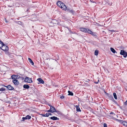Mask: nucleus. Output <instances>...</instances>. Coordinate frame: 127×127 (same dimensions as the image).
<instances>
[{"mask_svg":"<svg viewBox=\"0 0 127 127\" xmlns=\"http://www.w3.org/2000/svg\"><path fill=\"white\" fill-rule=\"evenodd\" d=\"M120 54L121 55H123L124 58H126L127 57V52L124 50H121Z\"/></svg>","mask_w":127,"mask_h":127,"instance_id":"f257e3e1","label":"nucleus"},{"mask_svg":"<svg viewBox=\"0 0 127 127\" xmlns=\"http://www.w3.org/2000/svg\"><path fill=\"white\" fill-rule=\"evenodd\" d=\"M24 81L25 82L28 83H31L32 82L31 78H29V77H26L25 78Z\"/></svg>","mask_w":127,"mask_h":127,"instance_id":"f03ea898","label":"nucleus"},{"mask_svg":"<svg viewBox=\"0 0 127 127\" xmlns=\"http://www.w3.org/2000/svg\"><path fill=\"white\" fill-rule=\"evenodd\" d=\"M80 31L85 33H86L87 30H89L88 28H80Z\"/></svg>","mask_w":127,"mask_h":127,"instance_id":"7ed1b4c3","label":"nucleus"},{"mask_svg":"<svg viewBox=\"0 0 127 127\" xmlns=\"http://www.w3.org/2000/svg\"><path fill=\"white\" fill-rule=\"evenodd\" d=\"M60 7L62 9L65 10H66L67 8L66 6L63 3H62V5H61Z\"/></svg>","mask_w":127,"mask_h":127,"instance_id":"20e7f679","label":"nucleus"},{"mask_svg":"<svg viewBox=\"0 0 127 127\" xmlns=\"http://www.w3.org/2000/svg\"><path fill=\"white\" fill-rule=\"evenodd\" d=\"M1 49L4 51H7L8 50V48L7 46L4 44V46H2Z\"/></svg>","mask_w":127,"mask_h":127,"instance_id":"39448f33","label":"nucleus"},{"mask_svg":"<svg viewBox=\"0 0 127 127\" xmlns=\"http://www.w3.org/2000/svg\"><path fill=\"white\" fill-rule=\"evenodd\" d=\"M12 82L14 83V84L16 85H17L19 84V82L16 79L13 80Z\"/></svg>","mask_w":127,"mask_h":127,"instance_id":"423d86ee","label":"nucleus"},{"mask_svg":"<svg viewBox=\"0 0 127 127\" xmlns=\"http://www.w3.org/2000/svg\"><path fill=\"white\" fill-rule=\"evenodd\" d=\"M5 87H6L8 90H13L14 89V88L12 87L10 85H8L7 86H4Z\"/></svg>","mask_w":127,"mask_h":127,"instance_id":"0eeeda50","label":"nucleus"},{"mask_svg":"<svg viewBox=\"0 0 127 127\" xmlns=\"http://www.w3.org/2000/svg\"><path fill=\"white\" fill-rule=\"evenodd\" d=\"M57 21L55 20H52L51 22V24L52 25V26H54L56 24Z\"/></svg>","mask_w":127,"mask_h":127,"instance_id":"6e6552de","label":"nucleus"},{"mask_svg":"<svg viewBox=\"0 0 127 127\" xmlns=\"http://www.w3.org/2000/svg\"><path fill=\"white\" fill-rule=\"evenodd\" d=\"M51 113H53L55 111V109L53 106H51L50 109Z\"/></svg>","mask_w":127,"mask_h":127,"instance_id":"1a4fd4ad","label":"nucleus"},{"mask_svg":"<svg viewBox=\"0 0 127 127\" xmlns=\"http://www.w3.org/2000/svg\"><path fill=\"white\" fill-rule=\"evenodd\" d=\"M37 80L40 83L43 84L44 83L43 80L40 78H38L37 79Z\"/></svg>","mask_w":127,"mask_h":127,"instance_id":"9d476101","label":"nucleus"},{"mask_svg":"<svg viewBox=\"0 0 127 127\" xmlns=\"http://www.w3.org/2000/svg\"><path fill=\"white\" fill-rule=\"evenodd\" d=\"M62 3H63V2L60 1H58L57 2V4L58 6H59V7H60Z\"/></svg>","mask_w":127,"mask_h":127,"instance_id":"9b49d317","label":"nucleus"},{"mask_svg":"<svg viewBox=\"0 0 127 127\" xmlns=\"http://www.w3.org/2000/svg\"><path fill=\"white\" fill-rule=\"evenodd\" d=\"M50 118L51 119L54 120H59V119L57 117L55 116L51 117Z\"/></svg>","mask_w":127,"mask_h":127,"instance_id":"f8f14e48","label":"nucleus"},{"mask_svg":"<svg viewBox=\"0 0 127 127\" xmlns=\"http://www.w3.org/2000/svg\"><path fill=\"white\" fill-rule=\"evenodd\" d=\"M76 108V111L77 112L79 111V112H81V110L80 109V108H79V106H78V105H76L75 106Z\"/></svg>","mask_w":127,"mask_h":127,"instance_id":"ddd939ff","label":"nucleus"},{"mask_svg":"<svg viewBox=\"0 0 127 127\" xmlns=\"http://www.w3.org/2000/svg\"><path fill=\"white\" fill-rule=\"evenodd\" d=\"M23 87L24 88L28 89L30 87L28 85L25 84L23 86Z\"/></svg>","mask_w":127,"mask_h":127,"instance_id":"4468645a","label":"nucleus"},{"mask_svg":"<svg viewBox=\"0 0 127 127\" xmlns=\"http://www.w3.org/2000/svg\"><path fill=\"white\" fill-rule=\"evenodd\" d=\"M110 50L114 54L116 52L115 50L112 48H110ZM116 53H117V52Z\"/></svg>","mask_w":127,"mask_h":127,"instance_id":"2eb2a0df","label":"nucleus"},{"mask_svg":"<svg viewBox=\"0 0 127 127\" xmlns=\"http://www.w3.org/2000/svg\"><path fill=\"white\" fill-rule=\"evenodd\" d=\"M28 60L31 64L32 65H33L34 64V63L33 62L30 58H28Z\"/></svg>","mask_w":127,"mask_h":127,"instance_id":"dca6fc26","label":"nucleus"},{"mask_svg":"<svg viewBox=\"0 0 127 127\" xmlns=\"http://www.w3.org/2000/svg\"><path fill=\"white\" fill-rule=\"evenodd\" d=\"M4 44L1 41H0V48L1 49L2 46H4Z\"/></svg>","mask_w":127,"mask_h":127,"instance_id":"f3484780","label":"nucleus"},{"mask_svg":"<svg viewBox=\"0 0 127 127\" xmlns=\"http://www.w3.org/2000/svg\"><path fill=\"white\" fill-rule=\"evenodd\" d=\"M16 76L15 75H13L11 76V78L13 79V80H14L15 79H16Z\"/></svg>","mask_w":127,"mask_h":127,"instance_id":"a211bd4d","label":"nucleus"},{"mask_svg":"<svg viewBox=\"0 0 127 127\" xmlns=\"http://www.w3.org/2000/svg\"><path fill=\"white\" fill-rule=\"evenodd\" d=\"M68 95H71V96H73V94L72 92H70L69 91H68Z\"/></svg>","mask_w":127,"mask_h":127,"instance_id":"6ab92c4d","label":"nucleus"},{"mask_svg":"<svg viewBox=\"0 0 127 127\" xmlns=\"http://www.w3.org/2000/svg\"><path fill=\"white\" fill-rule=\"evenodd\" d=\"M122 124L125 126H127V122L126 121H124Z\"/></svg>","mask_w":127,"mask_h":127,"instance_id":"aec40b11","label":"nucleus"},{"mask_svg":"<svg viewBox=\"0 0 127 127\" xmlns=\"http://www.w3.org/2000/svg\"><path fill=\"white\" fill-rule=\"evenodd\" d=\"M67 10L70 12L72 13L73 12V10L72 9L70 10L69 9L67 8Z\"/></svg>","mask_w":127,"mask_h":127,"instance_id":"412c9836","label":"nucleus"},{"mask_svg":"<svg viewBox=\"0 0 127 127\" xmlns=\"http://www.w3.org/2000/svg\"><path fill=\"white\" fill-rule=\"evenodd\" d=\"M48 113H47L45 114H41V115H42L43 117H48Z\"/></svg>","mask_w":127,"mask_h":127,"instance_id":"4be33fe9","label":"nucleus"},{"mask_svg":"<svg viewBox=\"0 0 127 127\" xmlns=\"http://www.w3.org/2000/svg\"><path fill=\"white\" fill-rule=\"evenodd\" d=\"M98 50H95V52L94 54L95 55H97L98 54Z\"/></svg>","mask_w":127,"mask_h":127,"instance_id":"5701e85b","label":"nucleus"},{"mask_svg":"<svg viewBox=\"0 0 127 127\" xmlns=\"http://www.w3.org/2000/svg\"><path fill=\"white\" fill-rule=\"evenodd\" d=\"M113 96H114V97L115 99H117V95H116V94L115 93H114L113 94Z\"/></svg>","mask_w":127,"mask_h":127,"instance_id":"b1692460","label":"nucleus"},{"mask_svg":"<svg viewBox=\"0 0 127 127\" xmlns=\"http://www.w3.org/2000/svg\"><path fill=\"white\" fill-rule=\"evenodd\" d=\"M107 95H108V96L110 98L111 100H112L113 98L112 95H109L107 93Z\"/></svg>","mask_w":127,"mask_h":127,"instance_id":"393cba45","label":"nucleus"},{"mask_svg":"<svg viewBox=\"0 0 127 127\" xmlns=\"http://www.w3.org/2000/svg\"><path fill=\"white\" fill-rule=\"evenodd\" d=\"M5 89L4 88H2L0 89V91H3L5 90Z\"/></svg>","mask_w":127,"mask_h":127,"instance_id":"a878e982","label":"nucleus"},{"mask_svg":"<svg viewBox=\"0 0 127 127\" xmlns=\"http://www.w3.org/2000/svg\"><path fill=\"white\" fill-rule=\"evenodd\" d=\"M26 118L27 119H30L31 118V116L29 115H27L26 117Z\"/></svg>","mask_w":127,"mask_h":127,"instance_id":"bb28decb","label":"nucleus"},{"mask_svg":"<svg viewBox=\"0 0 127 127\" xmlns=\"http://www.w3.org/2000/svg\"><path fill=\"white\" fill-rule=\"evenodd\" d=\"M92 32L90 30H89H89H87V31L86 33H87L91 34Z\"/></svg>","mask_w":127,"mask_h":127,"instance_id":"cd10ccee","label":"nucleus"},{"mask_svg":"<svg viewBox=\"0 0 127 127\" xmlns=\"http://www.w3.org/2000/svg\"><path fill=\"white\" fill-rule=\"evenodd\" d=\"M118 120V122L120 123H122V124H123V122L124 121H123V120Z\"/></svg>","mask_w":127,"mask_h":127,"instance_id":"c85d7f7f","label":"nucleus"},{"mask_svg":"<svg viewBox=\"0 0 127 127\" xmlns=\"http://www.w3.org/2000/svg\"><path fill=\"white\" fill-rule=\"evenodd\" d=\"M112 100L113 101L115 104H117V103L116 101L113 98Z\"/></svg>","mask_w":127,"mask_h":127,"instance_id":"c756f323","label":"nucleus"},{"mask_svg":"<svg viewBox=\"0 0 127 127\" xmlns=\"http://www.w3.org/2000/svg\"><path fill=\"white\" fill-rule=\"evenodd\" d=\"M16 79H19L20 78V76L19 75H16Z\"/></svg>","mask_w":127,"mask_h":127,"instance_id":"7c9ffc66","label":"nucleus"},{"mask_svg":"<svg viewBox=\"0 0 127 127\" xmlns=\"http://www.w3.org/2000/svg\"><path fill=\"white\" fill-rule=\"evenodd\" d=\"M26 117H23L22 118V121H25V120H26V119H27L26 118Z\"/></svg>","mask_w":127,"mask_h":127,"instance_id":"2f4dec72","label":"nucleus"},{"mask_svg":"<svg viewBox=\"0 0 127 127\" xmlns=\"http://www.w3.org/2000/svg\"><path fill=\"white\" fill-rule=\"evenodd\" d=\"M91 34L92 35L94 36H95L96 35L95 34V33L93 32H92Z\"/></svg>","mask_w":127,"mask_h":127,"instance_id":"473e14b6","label":"nucleus"},{"mask_svg":"<svg viewBox=\"0 0 127 127\" xmlns=\"http://www.w3.org/2000/svg\"><path fill=\"white\" fill-rule=\"evenodd\" d=\"M22 23L20 21H19L18 22V24L19 25H21L22 24Z\"/></svg>","mask_w":127,"mask_h":127,"instance_id":"72a5a7b5","label":"nucleus"},{"mask_svg":"<svg viewBox=\"0 0 127 127\" xmlns=\"http://www.w3.org/2000/svg\"><path fill=\"white\" fill-rule=\"evenodd\" d=\"M104 127H107V124L106 123H104L103 125Z\"/></svg>","mask_w":127,"mask_h":127,"instance_id":"f704fd0d","label":"nucleus"},{"mask_svg":"<svg viewBox=\"0 0 127 127\" xmlns=\"http://www.w3.org/2000/svg\"><path fill=\"white\" fill-rule=\"evenodd\" d=\"M109 32H115V30H109Z\"/></svg>","mask_w":127,"mask_h":127,"instance_id":"c9c22d12","label":"nucleus"},{"mask_svg":"<svg viewBox=\"0 0 127 127\" xmlns=\"http://www.w3.org/2000/svg\"><path fill=\"white\" fill-rule=\"evenodd\" d=\"M124 105H127V100L125 102Z\"/></svg>","mask_w":127,"mask_h":127,"instance_id":"e433bc0d","label":"nucleus"},{"mask_svg":"<svg viewBox=\"0 0 127 127\" xmlns=\"http://www.w3.org/2000/svg\"><path fill=\"white\" fill-rule=\"evenodd\" d=\"M46 112H51V111H50V110H46Z\"/></svg>","mask_w":127,"mask_h":127,"instance_id":"4c0bfd02","label":"nucleus"},{"mask_svg":"<svg viewBox=\"0 0 127 127\" xmlns=\"http://www.w3.org/2000/svg\"><path fill=\"white\" fill-rule=\"evenodd\" d=\"M64 97L63 95H62L60 96V98L61 99L64 98Z\"/></svg>","mask_w":127,"mask_h":127,"instance_id":"58836bf2","label":"nucleus"},{"mask_svg":"<svg viewBox=\"0 0 127 127\" xmlns=\"http://www.w3.org/2000/svg\"><path fill=\"white\" fill-rule=\"evenodd\" d=\"M4 21L6 23L8 22V21H7V20L5 18L4 19Z\"/></svg>","mask_w":127,"mask_h":127,"instance_id":"ea45409f","label":"nucleus"},{"mask_svg":"<svg viewBox=\"0 0 127 127\" xmlns=\"http://www.w3.org/2000/svg\"><path fill=\"white\" fill-rule=\"evenodd\" d=\"M99 80H98V82H95V83H96V84H97V83H98V82H99Z\"/></svg>","mask_w":127,"mask_h":127,"instance_id":"a19ab883","label":"nucleus"},{"mask_svg":"<svg viewBox=\"0 0 127 127\" xmlns=\"http://www.w3.org/2000/svg\"><path fill=\"white\" fill-rule=\"evenodd\" d=\"M48 117L49 116V115H52V114H51V113H48Z\"/></svg>","mask_w":127,"mask_h":127,"instance_id":"79ce46f5","label":"nucleus"},{"mask_svg":"<svg viewBox=\"0 0 127 127\" xmlns=\"http://www.w3.org/2000/svg\"><path fill=\"white\" fill-rule=\"evenodd\" d=\"M59 112V111L58 110H56L55 109V112Z\"/></svg>","mask_w":127,"mask_h":127,"instance_id":"37998d69","label":"nucleus"},{"mask_svg":"<svg viewBox=\"0 0 127 127\" xmlns=\"http://www.w3.org/2000/svg\"><path fill=\"white\" fill-rule=\"evenodd\" d=\"M21 77L22 78V79H23V80H24V77Z\"/></svg>","mask_w":127,"mask_h":127,"instance_id":"c03bdc74","label":"nucleus"},{"mask_svg":"<svg viewBox=\"0 0 127 127\" xmlns=\"http://www.w3.org/2000/svg\"><path fill=\"white\" fill-rule=\"evenodd\" d=\"M114 114V113L113 112H111L110 113V114Z\"/></svg>","mask_w":127,"mask_h":127,"instance_id":"a18cd8bd","label":"nucleus"},{"mask_svg":"<svg viewBox=\"0 0 127 127\" xmlns=\"http://www.w3.org/2000/svg\"><path fill=\"white\" fill-rule=\"evenodd\" d=\"M48 105L50 106V108H51V106H52L51 105Z\"/></svg>","mask_w":127,"mask_h":127,"instance_id":"49530a36","label":"nucleus"},{"mask_svg":"<svg viewBox=\"0 0 127 127\" xmlns=\"http://www.w3.org/2000/svg\"><path fill=\"white\" fill-rule=\"evenodd\" d=\"M91 2H92L93 3H95V2L94 1H91Z\"/></svg>","mask_w":127,"mask_h":127,"instance_id":"de8ad7c7","label":"nucleus"},{"mask_svg":"<svg viewBox=\"0 0 127 127\" xmlns=\"http://www.w3.org/2000/svg\"><path fill=\"white\" fill-rule=\"evenodd\" d=\"M55 127V126H53V127Z\"/></svg>","mask_w":127,"mask_h":127,"instance_id":"09e8293b","label":"nucleus"}]
</instances>
